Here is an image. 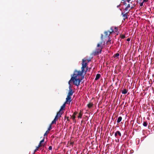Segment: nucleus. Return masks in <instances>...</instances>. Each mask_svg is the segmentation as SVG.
I'll return each instance as SVG.
<instances>
[{"label":"nucleus","instance_id":"18","mask_svg":"<svg viewBox=\"0 0 154 154\" xmlns=\"http://www.w3.org/2000/svg\"><path fill=\"white\" fill-rule=\"evenodd\" d=\"M43 146H45V145H44L43 143H41L39 142V144L37 146L39 148Z\"/></svg>","mask_w":154,"mask_h":154},{"label":"nucleus","instance_id":"1","mask_svg":"<svg viewBox=\"0 0 154 154\" xmlns=\"http://www.w3.org/2000/svg\"><path fill=\"white\" fill-rule=\"evenodd\" d=\"M86 60L83 59L82 62V67L81 71L75 70L74 71L73 76L72 77L71 79L69 82V85L70 82H72L73 84L78 86L82 79H80L79 77L83 75V73L85 72V74L86 73L88 70V64L85 62Z\"/></svg>","mask_w":154,"mask_h":154},{"label":"nucleus","instance_id":"38","mask_svg":"<svg viewBox=\"0 0 154 154\" xmlns=\"http://www.w3.org/2000/svg\"><path fill=\"white\" fill-rule=\"evenodd\" d=\"M122 1H124V0H122Z\"/></svg>","mask_w":154,"mask_h":154},{"label":"nucleus","instance_id":"33","mask_svg":"<svg viewBox=\"0 0 154 154\" xmlns=\"http://www.w3.org/2000/svg\"><path fill=\"white\" fill-rule=\"evenodd\" d=\"M128 8H127V7H126L125 9V10L126 11H128Z\"/></svg>","mask_w":154,"mask_h":154},{"label":"nucleus","instance_id":"7","mask_svg":"<svg viewBox=\"0 0 154 154\" xmlns=\"http://www.w3.org/2000/svg\"><path fill=\"white\" fill-rule=\"evenodd\" d=\"M129 10L125 14H124L122 12V16H123V17L124 18V19H127L128 18L127 15H128V14L129 12Z\"/></svg>","mask_w":154,"mask_h":154},{"label":"nucleus","instance_id":"5","mask_svg":"<svg viewBox=\"0 0 154 154\" xmlns=\"http://www.w3.org/2000/svg\"><path fill=\"white\" fill-rule=\"evenodd\" d=\"M148 2V0H143L141 2H140L139 3L140 7H142L145 5L146 3Z\"/></svg>","mask_w":154,"mask_h":154},{"label":"nucleus","instance_id":"9","mask_svg":"<svg viewBox=\"0 0 154 154\" xmlns=\"http://www.w3.org/2000/svg\"><path fill=\"white\" fill-rule=\"evenodd\" d=\"M61 111L59 110V112H58L57 114V115H56V116H57V117H58V116H59L60 117L61 116V115L63 114V112H61Z\"/></svg>","mask_w":154,"mask_h":154},{"label":"nucleus","instance_id":"14","mask_svg":"<svg viewBox=\"0 0 154 154\" xmlns=\"http://www.w3.org/2000/svg\"><path fill=\"white\" fill-rule=\"evenodd\" d=\"M128 92V90L126 89H124L122 91V94H126Z\"/></svg>","mask_w":154,"mask_h":154},{"label":"nucleus","instance_id":"26","mask_svg":"<svg viewBox=\"0 0 154 154\" xmlns=\"http://www.w3.org/2000/svg\"><path fill=\"white\" fill-rule=\"evenodd\" d=\"M135 6V4H134L133 5H132V6L131 8V9H133L134 7Z\"/></svg>","mask_w":154,"mask_h":154},{"label":"nucleus","instance_id":"19","mask_svg":"<svg viewBox=\"0 0 154 154\" xmlns=\"http://www.w3.org/2000/svg\"><path fill=\"white\" fill-rule=\"evenodd\" d=\"M118 136L121 137V134L120 132L119 131H116Z\"/></svg>","mask_w":154,"mask_h":154},{"label":"nucleus","instance_id":"34","mask_svg":"<svg viewBox=\"0 0 154 154\" xmlns=\"http://www.w3.org/2000/svg\"><path fill=\"white\" fill-rule=\"evenodd\" d=\"M66 118L67 119V121H69V117H67Z\"/></svg>","mask_w":154,"mask_h":154},{"label":"nucleus","instance_id":"11","mask_svg":"<svg viewBox=\"0 0 154 154\" xmlns=\"http://www.w3.org/2000/svg\"><path fill=\"white\" fill-rule=\"evenodd\" d=\"M115 137L117 138V139L116 140V142H119V137L118 136V134H117V133L116 132H116L115 133Z\"/></svg>","mask_w":154,"mask_h":154},{"label":"nucleus","instance_id":"8","mask_svg":"<svg viewBox=\"0 0 154 154\" xmlns=\"http://www.w3.org/2000/svg\"><path fill=\"white\" fill-rule=\"evenodd\" d=\"M77 114V112H75L73 113V115L72 116L71 118L73 120L75 121V115Z\"/></svg>","mask_w":154,"mask_h":154},{"label":"nucleus","instance_id":"3","mask_svg":"<svg viewBox=\"0 0 154 154\" xmlns=\"http://www.w3.org/2000/svg\"><path fill=\"white\" fill-rule=\"evenodd\" d=\"M111 30V31H107L105 32L104 34L105 35V36L106 37H109V36L113 32V30L112 28V27H111L110 29Z\"/></svg>","mask_w":154,"mask_h":154},{"label":"nucleus","instance_id":"31","mask_svg":"<svg viewBox=\"0 0 154 154\" xmlns=\"http://www.w3.org/2000/svg\"><path fill=\"white\" fill-rule=\"evenodd\" d=\"M130 5L129 4H128V5H127V7H127V8H130Z\"/></svg>","mask_w":154,"mask_h":154},{"label":"nucleus","instance_id":"12","mask_svg":"<svg viewBox=\"0 0 154 154\" xmlns=\"http://www.w3.org/2000/svg\"><path fill=\"white\" fill-rule=\"evenodd\" d=\"M57 120V116H55V118L54 119V120L51 123V124H56V121Z\"/></svg>","mask_w":154,"mask_h":154},{"label":"nucleus","instance_id":"28","mask_svg":"<svg viewBox=\"0 0 154 154\" xmlns=\"http://www.w3.org/2000/svg\"><path fill=\"white\" fill-rule=\"evenodd\" d=\"M48 149L49 150H51L52 149V146H49L48 148Z\"/></svg>","mask_w":154,"mask_h":154},{"label":"nucleus","instance_id":"22","mask_svg":"<svg viewBox=\"0 0 154 154\" xmlns=\"http://www.w3.org/2000/svg\"><path fill=\"white\" fill-rule=\"evenodd\" d=\"M49 131L47 130L46 131V132L44 134V136H47V135L48 133H49Z\"/></svg>","mask_w":154,"mask_h":154},{"label":"nucleus","instance_id":"13","mask_svg":"<svg viewBox=\"0 0 154 154\" xmlns=\"http://www.w3.org/2000/svg\"><path fill=\"white\" fill-rule=\"evenodd\" d=\"M100 76V75L99 74H97L96 75L95 80H97L98 79Z\"/></svg>","mask_w":154,"mask_h":154},{"label":"nucleus","instance_id":"15","mask_svg":"<svg viewBox=\"0 0 154 154\" xmlns=\"http://www.w3.org/2000/svg\"><path fill=\"white\" fill-rule=\"evenodd\" d=\"M122 117L121 116H119V117L117 119V122L118 123H119L122 120Z\"/></svg>","mask_w":154,"mask_h":154},{"label":"nucleus","instance_id":"30","mask_svg":"<svg viewBox=\"0 0 154 154\" xmlns=\"http://www.w3.org/2000/svg\"><path fill=\"white\" fill-rule=\"evenodd\" d=\"M110 41H111L110 40H108L107 42V43L109 44H110L111 43Z\"/></svg>","mask_w":154,"mask_h":154},{"label":"nucleus","instance_id":"21","mask_svg":"<svg viewBox=\"0 0 154 154\" xmlns=\"http://www.w3.org/2000/svg\"><path fill=\"white\" fill-rule=\"evenodd\" d=\"M52 124H51L49 126V127L48 129V131H50L51 129H52V126H51V125Z\"/></svg>","mask_w":154,"mask_h":154},{"label":"nucleus","instance_id":"24","mask_svg":"<svg viewBox=\"0 0 154 154\" xmlns=\"http://www.w3.org/2000/svg\"><path fill=\"white\" fill-rule=\"evenodd\" d=\"M120 37L122 38L123 39L125 38V35H121Z\"/></svg>","mask_w":154,"mask_h":154},{"label":"nucleus","instance_id":"6","mask_svg":"<svg viewBox=\"0 0 154 154\" xmlns=\"http://www.w3.org/2000/svg\"><path fill=\"white\" fill-rule=\"evenodd\" d=\"M71 98V96L67 95V97L66 98V100L65 103L66 104L68 103H69L72 100Z\"/></svg>","mask_w":154,"mask_h":154},{"label":"nucleus","instance_id":"29","mask_svg":"<svg viewBox=\"0 0 154 154\" xmlns=\"http://www.w3.org/2000/svg\"><path fill=\"white\" fill-rule=\"evenodd\" d=\"M115 29H116L115 32H117V31H118V29L116 27H115Z\"/></svg>","mask_w":154,"mask_h":154},{"label":"nucleus","instance_id":"32","mask_svg":"<svg viewBox=\"0 0 154 154\" xmlns=\"http://www.w3.org/2000/svg\"><path fill=\"white\" fill-rule=\"evenodd\" d=\"M130 38H127V41L128 42H129V41H130Z\"/></svg>","mask_w":154,"mask_h":154},{"label":"nucleus","instance_id":"36","mask_svg":"<svg viewBox=\"0 0 154 154\" xmlns=\"http://www.w3.org/2000/svg\"><path fill=\"white\" fill-rule=\"evenodd\" d=\"M124 5H126V3H125V2H124Z\"/></svg>","mask_w":154,"mask_h":154},{"label":"nucleus","instance_id":"4","mask_svg":"<svg viewBox=\"0 0 154 154\" xmlns=\"http://www.w3.org/2000/svg\"><path fill=\"white\" fill-rule=\"evenodd\" d=\"M69 93H68L67 96H71L73 94V92L72 91V89L71 88V84H69Z\"/></svg>","mask_w":154,"mask_h":154},{"label":"nucleus","instance_id":"25","mask_svg":"<svg viewBox=\"0 0 154 154\" xmlns=\"http://www.w3.org/2000/svg\"><path fill=\"white\" fill-rule=\"evenodd\" d=\"M39 148L38 147V146H37L36 147V148L34 150V152H36L37 150H38Z\"/></svg>","mask_w":154,"mask_h":154},{"label":"nucleus","instance_id":"16","mask_svg":"<svg viewBox=\"0 0 154 154\" xmlns=\"http://www.w3.org/2000/svg\"><path fill=\"white\" fill-rule=\"evenodd\" d=\"M93 105L92 103H90L87 105V106L89 108H90L93 106Z\"/></svg>","mask_w":154,"mask_h":154},{"label":"nucleus","instance_id":"2","mask_svg":"<svg viewBox=\"0 0 154 154\" xmlns=\"http://www.w3.org/2000/svg\"><path fill=\"white\" fill-rule=\"evenodd\" d=\"M103 42H101L97 44V47H100L99 48L96 49V50L93 52V54L94 55H97L99 53H101L102 50L103 48V46L101 45L102 44Z\"/></svg>","mask_w":154,"mask_h":154},{"label":"nucleus","instance_id":"35","mask_svg":"<svg viewBox=\"0 0 154 154\" xmlns=\"http://www.w3.org/2000/svg\"><path fill=\"white\" fill-rule=\"evenodd\" d=\"M127 2H128V3H129L130 2V1L131 0H127Z\"/></svg>","mask_w":154,"mask_h":154},{"label":"nucleus","instance_id":"10","mask_svg":"<svg viewBox=\"0 0 154 154\" xmlns=\"http://www.w3.org/2000/svg\"><path fill=\"white\" fill-rule=\"evenodd\" d=\"M66 103H64L63 105L61 107L60 109V110L62 111V110H64L65 107V105Z\"/></svg>","mask_w":154,"mask_h":154},{"label":"nucleus","instance_id":"23","mask_svg":"<svg viewBox=\"0 0 154 154\" xmlns=\"http://www.w3.org/2000/svg\"><path fill=\"white\" fill-rule=\"evenodd\" d=\"M119 54L117 53L114 55V56L115 57H118L119 56Z\"/></svg>","mask_w":154,"mask_h":154},{"label":"nucleus","instance_id":"17","mask_svg":"<svg viewBox=\"0 0 154 154\" xmlns=\"http://www.w3.org/2000/svg\"><path fill=\"white\" fill-rule=\"evenodd\" d=\"M82 115V112L81 111L80 113H79V116L78 117L79 118H81Z\"/></svg>","mask_w":154,"mask_h":154},{"label":"nucleus","instance_id":"20","mask_svg":"<svg viewBox=\"0 0 154 154\" xmlns=\"http://www.w3.org/2000/svg\"><path fill=\"white\" fill-rule=\"evenodd\" d=\"M147 123L146 122H144L143 123V125L145 127H146L147 126Z\"/></svg>","mask_w":154,"mask_h":154},{"label":"nucleus","instance_id":"37","mask_svg":"<svg viewBox=\"0 0 154 154\" xmlns=\"http://www.w3.org/2000/svg\"><path fill=\"white\" fill-rule=\"evenodd\" d=\"M143 0H139L140 2H141Z\"/></svg>","mask_w":154,"mask_h":154},{"label":"nucleus","instance_id":"27","mask_svg":"<svg viewBox=\"0 0 154 154\" xmlns=\"http://www.w3.org/2000/svg\"><path fill=\"white\" fill-rule=\"evenodd\" d=\"M44 139L45 137H44L43 139L40 142L41 143H43L44 141Z\"/></svg>","mask_w":154,"mask_h":154}]
</instances>
